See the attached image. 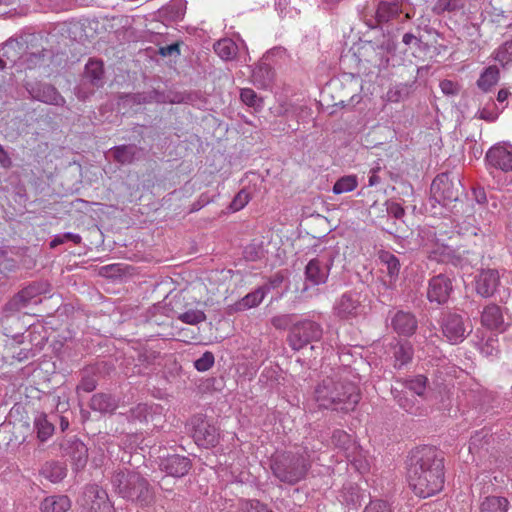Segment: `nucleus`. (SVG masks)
I'll list each match as a JSON object with an SVG mask.
<instances>
[{
	"mask_svg": "<svg viewBox=\"0 0 512 512\" xmlns=\"http://www.w3.org/2000/svg\"><path fill=\"white\" fill-rule=\"evenodd\" d=\"M444 475V458L437 448L424 445L410 452L407 480L416 496L428 498L440 492Z\"/></svg>",
	"mask_w": 512,
	"mask_h": 512,
	"instance_id": "f257e3e1",
	"label": "nucleus"
},
{
	"mask_svg": "<svg viewBox=\"0 0 512 512\" xmlns=\"http://www.w3.org/2000/svg\"><path fill=\"white\" fill-rule=\"evenodd\" d=\"M314 396L320 407L343 413L353 411L360 401L359 389L353 382L332 377L316 386Z\"/></svg>",
	"mask_w": 512,
	"mask_h": 512,
	"instance_id": "f03ea898",
	"label": "nucleus"
},
{
	"mask_svg": "<svg viewBox=\"0 0 512 512\" xmlns=\"http://www.w3.org/2000/svg\"><path fill=\"white\" fill-rule=\"evenodd\" d=\"M270 468L280 482L295 485L307 476L311 468L310 455L306 450L278 452L271 457Z\"/></svg>",
	"mask_w": 512,
	"mask_h": 512,
	"instance_id": "7ed1b4c3",
	"label": "nucleus"
},
{
	"mask_svg": "<svg viewBox=\"0 0 512 512\" xmlns=\"http://www.w3.org/2000/svg\"><path fill=\"white\" fill-rule=\"evenodd\" d=\"M116 493L141 507L154 501V491L148 480L135 471H118L111 478Z\"/></svg>",
	"mask_w": 512,
	"mask_h": 512,
	"instance_id": "20e7f679",
	"label": "nucleus"
},
{
	"mask_svg": "<svg viewBox=\"0 0 512 512\" xmlns=\"http://www.w3.org/2000/svg\"><path fill=\"white\" fill-rule=\"evenodd\" d=\"M431 200L450 208L452 212H459L457 203L462 202L465 189L460 180V175L453 172L438 174L431 184Z\"/></svg>",
	"mask_w": 512,
	"mask_h": 512,
	"instance_id": "39448f33",
	"label": "nucleus"
},
{
	"mask_svg": "<svg viewBox=\"0 0 512 512\" xmlns=\"http://www.w3.org/2000/svg\"><path fill=\"white\" fill-rule=\"evenodd\" d=\"M323 328L320 323L304 319L294 323L287 336L289 346L294 351H300L307 345L322 339Z\"/></svg>",
	"mask_w": 512,
	"mask_h": 512,
	"instance_id": "423d86ee",
	"label": "nucleus"
},
{
	"mask_svg": "<svg viewBox=\"0 0 512 512\" xmlns=\"http://www.w3.org/2000/svg\"><path fill=\"white\" fill-rule=\"evenodd\" d=\"M335 255L336 253L332 250L326 251L307 263L304 271V290L308 289L309 285L318 286L326 283Z\"/></svg>",
	"mask_w": 512,
	"mask_h": 512,
	"instance_id": "0eeeda50",
	"label": "nucleus"
},
{
	"mask_svg": "<svg viewBox=\"0 0 512 512\" xmlns=\"http://www.w3.org/2000/svg\"><path fill=\"white\" fill-rule=\"evenodd\" d=\"M78 503L82 512H114L107 492L96 484L85 486Z\"/></svg>",
	"mask_w": 512,
	"mask_h": 512,
	"instance_id": "6e6552de",
	"label": "nucleus"
},
{
	"mask_svg": "<svg viewBox=\"0 0 512 512\" xmlns=\"http://www.w3.org/2000/svg\"><path fill=\"white\" fill-rule=\"evenodd\" d=\"M192 437L198 446L210 448L219 442L218 429L202 414L193 415L189 420Z\"/></svg>",
	"mask_w": 512,
	"mask_h": 512,
	"instance_id": "1a4fd4ad",
	"label": "nucleus"
},
{
	"mask_svg": "<svg viewBox=\"0 0 512 512\" xmlns=\"http://www.w3.org/2000/svg\"><path fill=\"white\" fill-rule=\"evenodd\" d=\"M443 335L452 344L462 342L470 333L465 325L462 315L455 312H446L443 314L440 322Z\"/></svg>",
	"mask_w": 512,
	"mask_h": 512,
	"instance_id": "9d476101",
	"label": "nucleus"
},
{
	"mask_svg": "<svg viewBox=\"0 0 512 512\" xmlns=\"http://www.w3.org/2000/svg\"><path fill=\"white\" fill-rule=\"evenodd\" d=\"M364 306L357 292H345L334 303L333 314L341 320H349L363 314Z\"/></svg>",
	"mask_w": 512,
	"mask_h": 512,
	"instance_id": "9b49d317",
	"label": "nucleus"
},
{
	"mask_svg": "<svg viewBox=\"0 0 512 512\" xmlns=\"http://www.w3.org/2000/svg\"><path fill=\"white\" fill-rule=\"evenodd\" d=\"M60 449L63 457L70 460L73 470L81 471L88 461V448L75 436L64 439L60 443Z\"/></svg>",
	"mask_w": 512,
	"mask_h": 512,
	"instance_id": "f8f14e48",
	"label": "nucleus"
},
{
	"mask_svg": "<svg viewBox=\"0 0 512 512\" xmlns=\"http://www.w3.org/2000/svg\"><path fill=\"white\" fill-rule=\"evenodd\" d=\"M133 104H148V103H190L193 99L191 94L176 93L173 96L167 95L157 89L139 92L128 96Z\"/></svg>",
	"mask_w": 512,
	"mask_h": 512,
	"instance_id": "ddd939ff",
	"label": "nucleus"
},
{
	"mask_svg": "<svg viewBox=\"0 0 512 512\" xmlns=\"http://www.w3.org/2000/svg\"><path fill=\"white\" fill-rule=\"evenodd\" d=\"M453 291L452 278L446 274L433 276L428 283L427 299L430 303L444 305Z\"/></svg>",
	"mask_w": 512,
	"mask_h": 512,
	"instance_id": "4468645a",
	"label": "nucleus"
},
{
	"mask_svg": "<svg viewBox=\"0 0 512 512\" xmlns=\"http://www.w3.org/2000/svg\"><path fill=\"white\" fill-rule=\"evenodd\" d=\"M485 161L491 168L509 172L512 170V145L498 143L492 146L485 155Z\"/></svg>",
	"mask_w": 512,
	"mask_h": 512,
	"instance_id": "2eb2a0df",
	"label": "nucleus"
},
{
	"mask_svg": "<svg viewBox=\"0 0 512 512\" xmlns=\"http://www.w3.org/2000/svg\"><path fill=\"white\" fill-rule=\"evenodd\" d=\"M31 304H37L29 295L25 288L17 292L3 307L1 320L3 324L7 322L19 323V317L16 315Z\"/></svg>",
	"mask_w": 512,
	"mask_h": 512,
	"instance_id": "dca6fc26",
	"label": "nucleus"
},
{
	"mask_svg": "<svg viewBox=\"0 0 512 512\" xmlns=\"http://www.w3.org/2000/svg\"><path fill=\"white\" fill-rule=\"evenodd\" d=\"M475 291L483 298L492 297L500 285L499 272L496 269H480L474 277Z\"/></svg>",
	"mask_w": 512,
	"mask_h": 512,
	"instance_id": "f3484780",
	"label": "nucleus"
},
{
	"mask_svg": "<svg viewBox=\"0 0 512 512\" xmlns=\"http://www.w3.org/2000/svg\"><path fill=\"white\" fill-rule=\"evenodd\" d=\"M27 90L33 99L40 102L56 106H63L65 104L64 97L51 84L39 82L30 85Z\"/></svg>",
	"mask_w": 512,
	"mask_h": 512,
	"instance_id": "a211bd4d",
	"label": "nucleus"
},
{
	"mask_svg": "<svg viewBox=\"0 0 512 512\" xmlns=\"http://www.w3.org/2000/svg\"><path fill=\"white\" fill-rule=\"evenodd\" d=\"M161 470L173 477H183L191 469V461L186 456L178 454L165 457L160 464Z\"/></svg>",
	"mask_w": 512,
	"mask_h": 512,
	"instance_id": "6ab92c4d",
	"label": "nucleus"
},
{
	"mask_svg": "<svg viewBox=\"0 0 512 512\" xmlns=\"http://www.w3.org/2000/svg\"><path fill=\"white\" fill-rule=\"evenodd\" d=\"M391 327L399 335L411 336L416 332L418 322L412 313L397 311L391 318Z\"/></svg>",
	"mask_w": 512,
	"mask_h": 512,
	"instance_id": "aec40b11",
	"label": "nucleus"
},
{
	"mask_svg": "<svg viewBox=\"0 0 512 512\" xmlns=\"http://www.w3.org/2000/svg\"><path fill=\"white\" fill-rule=\"evenodd\" d=\"M390 351L394 358V367L397 369L411 362L414 354L412 344L406 340L394 339V341L390 343Z\"/></svg>",
	"mask_w": 512,
	"mask_h": 512,
	"instance_id": "412c9836",
	"label": "nucleus"
},
{
	"mask_svg": "<svg viewBox=\"0 0 512 512\" xmlns=\"http://www.w3.org/2000/svg\"><path fill=\"white\" fill-rule=\"evenodd\" d=\"M141 152L142 148L138 147L136 144L118 145L110 149L114 161L122 165L134 162L140 157Z\"/></svg>",
	"mask_w": 512,
	"mask_h": 512,
	"instance_id": "4be33fe9",
	"label": "nucleus"
},
{
	"mask_svg": "<svg viewBox=\"0 0 512 512\" xmlns=\"http://www.w3.org/2000/svg\"><path fill=\"white\" fill-rule=\"evenodd\" d=\"M83 79L93 87H102L104 85L103 61L99 59H89L85 65Z\"/></svg>",
	"mask_w": 512,
	"mask_h": 512,
	"instance_id": "5701e85b",
	"label": "nucleus"
},
{
	"mask_svg": "<svg viewBox=\"0 0 512 512\" xmlns=\"http://www.w3.org/2000/svg\"><path fill=\"white\" fill-rule=\"evenodd\" d=\"M119 401L112 394L96 393L90 399V408L101 414H112L118 408Z\"/></svg>",
	"mask_w": 512,
	"mask_h": 512,
	"instance_id": "b1692460",
	"label": "nucleus"
},
{
	"mask_svg": "<svg viewBox=\"0 0 512 512\" xmlns=\"http://www.w3.org/2000/svg\"><path fill=\"white\" fill-rule=\"evenodd\" d=\"M71 507V501L67 495L47 496L40 503L41 512H66Z\"/></svg>",
	"mask_w": 512,
	"mask_h": 512,
	"instance_id": "393cba45",
	"label": "nucleus"
},
{
	"mask_svg": "<svg viewBox=\"0 0 512 512\" xmlns=\"http://www.w3.org/2000/svg\"><path fill=\"white\" fill-rule=\"evenodd\" d=\"M482 324L490 329H499L504 324L501 308L496 304L487 305L481 315Z\"/></svg>",
	"mask_w": 512,
	"mask_h": 512,
	"instance_id": "a878e982",
	"label": "nucleus"
},
{
	"mask_svg": "<svg viewBox=\"0 0 512 512\" xmlns=\"http://www.w3.org/2000/svg\"><path fill=\"white\" fill-rule=\"evenodd\" d=\"M401 4L399 1H382L378 4L376 10V22L387 23L396 18L401 13Z\"/></svg>",
	"mask_w": 512,
	"mask_h": 512,
	"instance_id": "bb28decb",
	"label": "nucleus"
},
{
	"mask_svg": "<svg viewBox=\"0 0 512 512\" xmlns=\"http://www.w3.org/2000/svg\"><path fill=\"white\" fill-rule=\"evenodd\" d=\"M391 393L397 404L406 412L418 415L419 407L417 406V400L414 395H409L407 391L392 388Z\"/></svg>",
	"mask_w": 512,
	"mask_h": 512,
	"instance_id": "cd10ccee",
	"label": "nucleus"
},
{
	"mask_svg": "<svg viewBox=\"0 0 512 512\" xmlns=\"http://www.w3.org/2000/svg\"><path fill=\"white\" fill-rule=\"evenodd\" d=\"M40 474L49 481L58 483L66 477L67 469L60 462L48 461L42 466Z\"/></svg>",
	"mask_w": 512,
	"mask_h": 512,
	"instance_id": "c85d7f7f",
	"label": "nucleus"
},
{
	"mask_svg": "<svg viewBox=\"0 0 512 512\" xmlns=\"http://www.w3.org/2000/svg\"><path fill=\"white\" fill-rule=\"evenodd\" d=\"M252 78L254 84L262 88H267L274 79V71L269 64L260 62L253 69Z\"/></svg>",
	"mask_w": 512,
	"mask_h": 512,
	"instance_id": "c756f323",
	"label": "nucleus"
},
{
	"mask_svg": "<svg viewBox=\"0 0 512 512\" xmlns=\"http://www.w3.org/2000/svg\"><path fill=\"white\" fill-rule=\"evenodd\" d=\"M213 47L215 53L225 61L234 59L238 53L237 44L230 38L218 40Z\"/></svg>",
	"mask_w": 512,
	"mask_h": 512,
	"instance_id": "7c9ffc66",
	"label": "nucleus"
},
{
	"mask_svg": "<svg viewBox=\"0 0 512 512\" xmlns=\"http://www.w3.org/2000/svg\"><path fill=\"white\" fill-rule=\"evenodd\" d=\"M264 296H265V291L262 288H257L256 290L248 293L241 300L236 302L233 305V309L236 312H238V311H244L246 309L256 307L262 302Z\"/></svg>",
	"mask_w": 512,
	"mask_h": 512,
	"instance_id": "2f4dec72",
	"label": "nucleus"
},
{
	"mask_svg": "<svg viewBox=\"0 0 512 512\" xmlns=\"http://www.w3.org/2000/svg\"><path fill=\"white\" fill-rule=\"evenodd\" d=\"M380 262L386 267L387 274L391 279H396L399 275L401 264L393 253L381 250L378 253Z\"/></svg>",
	"mask_w": 512,
	"mask_h": 512,
	"instance_id": "473e14b6",
	"label": "nucleus"
},
{
	"mask_svg": "<svg viewBox=\"0 0 512 512\" xmlns=\"http://www.w3.org/2000/svg\"><path fill=\"white\" fill-rule=\"evenodd\" d=\"M509 508V501L501 496H488L481 505L480 512H507Z\"/></svg>",
	"mask_w": 512,
	"mask_h": 512,
	"instance_id": "72a5a7b5",
	"label": "nucleus"
},
{
	"mask_svg": "<svg viewBox=\"0 0 512 512\" xmlns=\"http://www.w3.org/2000/svg\"><path fill=\"white\" fill-rule=\"evenodd\" d=\"M499 79V70L495 66H490L484 70L477 80V86L483 91L488 92Z\"/></svg>",
	"mask_w": 512,
	"mask_h": 512,
	"instance_id": "f704fd0d",
	"label": "nucleus"
},
{
	"mask_svg": "<svg viewBox=\"0 0 512 512\" xmlns=\"http://www.w3.org/2000/svg\"><path fill=\"white\" fill-rule=\"evenodd\" d=\"M34 428L40 441H46L54 432V425L45 414H39L34 420Z\"/></svg>",
	"mask_w": 512,
	"mask_h": 512,
	"instance_id": "c9c22d12",
	"label": "nucleus"
},
{
	"mask_svg": "<svg viewBox=\"0 0 512 512\" xmlns=\"http://www.w3.org/2000/svg\"><path fill=\"white\" fill-rule=\"evenodd\" d=\"M2 56L15 63L21 56L23 45L16 39H9L1 46Z\"/></svg>",
	"mask_w": 512,
	"mask_h": 512,
	"instance_id": "e433bc0d",
	"label": "nucleus"
},
{
	"mask_svg": "<svg viewBox=\"0 0 512 512\" xmlns=\"http://www.w3.org/2000/svg\"><path fill=\"white\" fill-rule=\"evenodd\" d=\"M32 299L38 304L41 302L40 296L48 294L51 291V284L46 280L33 281L24 287Z\"/></svg>",
	"mask_w": 512,
	"mask_h": 512,
	"instance_id": "4c0bfd02",
	"label": "nucleus"
},
{
	"mask_svg": "<svg viewBox=\"0 0 512 512\" xmlns=\"http://www.w3.org/2000/svg\"><path fill=\"white\" fill-rule=\"evenodd\" d=\"M427 378L424 375H417L411 379L401 381L402 385L411 393L423 396L427 386Z\"/></svg>",
	"mask_w": 512,
	"mask_h": 512,
	"instance_id": "58836bf2",
	"label": "nucleus"
},
{
	"mask_svg": "<svg viewBox=\"0 0 512 512\" xmlns=\"http://www.w3.org/2000/svg\"><path fill=\"white\" fill-rule=\"evenodd\" d=\"M358 185V180L355 175H346L339 178L333 185L332 191L334 194H342L353 191Z\"/></svg>",
	"mask_w": 512,
	"mask_h": 512,
	"instance_id": "ea45409f",
	"label": "nucleus"
},
{
	"mask_svg": "<svg viewBox=\"0 0 512 512\" xmlns=\"http://www.w3.org/2000/svg\"><path fill=\"white\" fill-rule=\"evenodd\" d=\"M177 319L189 325H197L206 320V314L202 310L188 308L179 312Z\"/></svg>",
	"mask_w": 512,
	"mask_h": 512,
	"instance_id": "a19ab883",
	"label": "nucleus"
},
{
	"mask_svg": "<svg viewBox=\"0 0 512 512\" xmlns=\"http://www.w3.org/2000/svg\"><path fill=\"white\" fill-rule=\"evenodd\" d=\"M412 84H398L390 88L387 92V98L391 102H399L410 94Z\"/></svg>",
	"mask_w": 512,
	"mask_h": 512,
	"instance_id": "79ce46f5",
	"label": "nucleus"
},
{
	"mask_svg": "<svg viewBox=\"0 0 512 512\" xmlns=\"http://www.w3.org/2000/svg\"><path fill=\"white\" fill-rule=\"evenodd\" d=\"M462 7L461 0H437L433 12L437 15L444 12H454Z\"/></svg>",
	"mask_w": 512,
	"mask_h": 512,
	"instance_id": "37998d69",
	"label": "nucleus"
},
{
	"mask_svg": "<svg viewBox=\"0 0 512 512\" xmlns=\"http://www.w3.org/2000/svg\"><path fill=\"white\" fill-rule=\"evenodd\" d=\"M416 31H417L416 34L411 33V32L405 33L402 37V42L407 46H410L411 44H413L421 50H428L429 45L423 41L422 35L420 34L421 27L418 26L416 28Z\"/></svg>",
	"mask_w": 512,
	"mask_h": 512,
	"instance_id": "c03bdc74",
	"label": "nucleus"
},
{
	"mask_svg": "<svg viewBox=\"0 0 512 512\" xmlns=\"http://www.w3.org/2000/svg\"><path fill=\"white\" fill-rule=\"evenodd\" d=\"M240 99L241 101L246 104L247 106L253 107V108H261L263 101L256 92L250 88H244L240 92Z\"/></svg>",
	"mask_w": 512,
	"mask_h": 512,
	"instance_id": "a18cd8bd",
	"label": "nucleus"
},
{
	"mask_svg": "<svg viewBox=\"0 0 512 512\" xmlns=\"http://www.w3.org/2000/svg\"><path fill=\"white\" fill-rule=\"evenodd\" d=\"M341 497L347 504L356 506L360 504V495L358 488L353 484L345 485L341 491Z\"/></svg>",
	"mask_w": 512,
	"mask_h": 512,
	"instance_id": "49530a36",
	"label": "nucleus"
},
{
	"mask_svg": "<svg viewBox=\"0 0 512 512\" xmlns=\"http://www.w3.org/2000/svg\"><path fill=\"white\" fill-rule=\"evenodd\" d=\"M332 443L344 450H347L351 445V438L348 433L343 430H335L331 437Z\"/></svg>",
	"mask_w": 512,
	"mask_h": 512,
	"instance_id": "de8ad7c7",
	"label": "nucleus"
},
{
	"mask_svg": "<svg viewBox=\"0 0 512 512\" xmlns=\"http://www.w3.org/2000/svg\"><path fill=\"white\" fill-rule=\"evenodd\" d=\"M214 362L215 357L213 353L206 351L199 359L194 362V366L198 371L204 372L209 370L214 365Z\"/></svg>",
	"mask_w": 512,
	"mask_h": 512,
	"instance_id": "09e8293b",
	"label": "nucleus"
},
{
	"mask_svg": "<svg viewBox=\"0 0 512 512\" xmlns=\"http://www.w3.org/2000/svg\"><path fill=\"white\" fill-rule=\"evenodd\" d=\"M249 200V193L246 192V190L242 189L235 195V197L233 198L232 202L229 205V208L233 212L239 211L248 204Z\"/></svg>",
	"mask_w": 512,
	"mask_h": 512,
	"instance_id": "8fccbe9b",
	"label": "nucleus"
},
{
	"mask_svg": "<svg viewBox=\"0 0 512 512\" xmlns=\"http://www.w3.org/2000/svg\"><path fill=\"white\" fill-rule=\"evenodd\" d=\"M271 324L274 328L278 330H285L288 327L290 328L293 323V315L292 314H281L272 317Z\"/></svg>",
	"mask_w": 512,
	"mask_h": 512,
	"instance_id": "3c124183",
	"label": "nucleus"
},
{
	"mask_svg": "<svg viewBox=\"0 0 512 512\" xmlns=\"http://www.w3.org/2000/svg\"><path fill=\"white\" fill-rule=\"evenodd\" d=\"M242 512H273L267 504L259 500H247L241 508Z\"/></svg>",
	"mask_w": 512,
	"mask_h": 512,
	"instance_id": "603ef678",
	"label": "nucleus"
},
{
	"mask_svg": "<svg viewBox=\"0 0 512 512\" xmlns=\"http://www.w3.org/2000/svg\"><path fill=\"white\" fill-rule=\"evenodd\" d=\"M148 415V406L146 404H138L131 408L128 412V419L132 421H145Z\"/></svg>",
	"mask_w": 512,
	"mask_h": 512,
	"instance_id": "864d4df0",
	"label": "nucleus"
},
{
	"mask_svg": "<svg viewBox=\"0 0 512 512\" xmlns=\"http://www.w3.org/2000/svg\"><path fill=\"white\" fill-rule=\"evenodd\" d=\"M363 512H393L390 504L384 500H372Z\"/></svg>",
	"mask_w": 512,
	"mask_h": 512,
	"instance_id": "5fc2aeb1",
	"label": "nucleus"
},
{
	"mask_svg": "<svg viewBox=\"0 0 512 512\" xmlns=\"http://www.w3.org/2000/svg\"><path fill=\"white\" fill-rule=\"evenodd\" d=\"M386 210L388 215L393 216L395 219H402L405 215V209L401 206V204L394 201L386 202Z\"/></svg>",
	"mask_w": 512,
	"mask_h": 512,
	"instance_id": "6e6d98bb",
	"label": "nucleus"
},
{
	"mask_svg": "<svg viewBox=\"0 0 512 512\" xmlns=\"http://www.w3.org/2000/svg\"><path fill=\"white\" fill-rule=\"evenodd\" d=\"M97 387V380L94 376L85 375L82 377L80 383L77 386V390H83L84 392H92Z\"/></svg>",
	"mask_w": 512,
	"mask_h": 512,
	"instance_id": "4d7b16f0",
	"label": "nucleus"
},
{
	"mask_svg": "<svg viewBox=\"0 0 512 512\" xmlns=\"http://www.w3.org/2000/svg\"><path fill=\"white\" fill-rule=\"evenodd\" d=\"M441 91L447 96L457 95L460 91V87L457 83L445 79L440 82Z\"/></svg>",
	"mask_w": 512,
	"mask_h": 512,
	"instance_id": "13d9d810",
	"label": "nucleus"
},
{
	"mask_svg": "<svg viewBox=\"0 0 512 512\" xmlns=\"http://www.w3.org/2000/svg\"><path fill=\"white\" fill-rule=\"evenodd\" d=\"M159 54L163 57H172L180 55V48L178 43H172L170 45L160 47Z\"/></svg>",
	"mask_w": 512,
	"mask_h": 512,
	"instance_id": "bf43d9fd",
	"label": "nucleus"
},
{
	"mask_svg": "<svg viewBox=\"0 0 512 512\" xmlns=\"http://www.w3.org/2000/svg\"><path fill=\"white\" fill-rule=\"evenodd\" d=\"M479 118L486 121H494L497 118V113L494 111L488 110L487 108H483L479 111Z\"/></svg>",
	"mask_w": 512,
	"mask_h": 512,
	"instance_id": "052dcab7",
	"label": "nucleus"
},
{
	"mask_svg": "<svg viewBox=\"0 0 512 512\" xmlns=\"http://www.w3.org/2000/svg\"><path fill=\"white\" fill-rule=\"evenodd\" d=\"M377 47L383 51H386L387 53H394L396 50V45L391 39L383 40L382 43Z\"/></svg>",
	"mask_w": 512,
	"mask_h": 512,
	"instance_id": "680f3d73",
	"label": "nucleus"
},
{
	"mask_svg": "<svg viewBox=\"0 0 512 512\" xmlns=\"http://www.w3.org/2000/svg\"><path fill=\"white\" fill-rule=\"evenodd\" d=\"M473 194L475 197V200L479 204H484L487 201L486 192L484 188H475L473 189Z\"/></svg>",
	"mask_w": 512,
	"mask_h": 512,
	"instance_id": "e2e57ef3",
	"label": "nucleus"
},
{
	"mask_svg": "<svg viewBox=\"0 0 512 512\" xmlns=\"http://www.w3.org/2000/svg\"><path fill=\"white\" fill-rule=\"evenodd\" d=\"M63 240L65 241H72L74 244H80L81 243V236L79 234H75L72 232H66L62 234Z\"/></svg>",
	"mask_w": 512,
	"mask_h": 512,
	"instance_id": "0e129e2a",
	"label": "nucleus"
},
{
	"mask_svg": "<svg viewBox=\"0 0 512 512\" xmlns=\"http://www.w3.org/2000/svg\"><path fill=\"white\" fill-rule=\"evenodd\" d=\"M0 164L6 168L11 165V159L1 145H0Z\"/></svg>",
	"mask_w": 512,
	"mask_h": 512,
	"instance_id": "69168bd1",
	"label": "nucleus"
},
{
	"mask_svg": "<svg viewBox=\"0 0 512 512\" xmlns=\"http://www.w3.org/2000/svg\"><path fill=\"white\" fill-rule=\"evenodd\" d=\"M31 349H22L14 356L18 361L27 360L30 357Z\"/></svg>",
	"mask_w": 512,
	"mask_h": 512,
	"instance_id": "338daca9",
	"label": "nucleus"
},
{
	"mask_svg": "<svg viewBox=\"0 0 512 512\" xmlns=\"http://www.w3.org/2000/svg\"><path fill=\"white\" fill-rule=\"evenodd\" d=\"M510 94L511 93L507 89L499 90L498 95H497V101L500 103L506 101L508 99V97L510 96Z\"/></svg>",
	"mask_w": 512,
	"mask_h": 512,
	"instance_id": "774afa93",
	"label": "nucleus"
}]
</instances>
